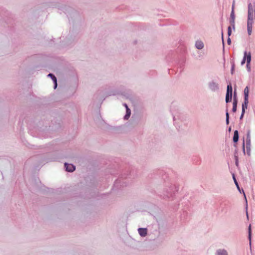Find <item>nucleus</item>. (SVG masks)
Here are the masks:
<instances>
[{
	"label": "nucleus",
	"mask_w": 255,
	"mask_h": 255,
	"mask_svg": "<svg viewBox=\"0 0 255 255\" xmlns=\"http://www.w3.org/2000/svg\"><path fill=\"white\" fill-rule=\"evenodd\" d=\"M255 14V6L253 5L251 3H249L248 17L254 18Z\"/></svg>",
	"instance_id": "nucleus-1"
},
{
	"label": "nucleus",
	"mask_w": 255,
	"mask_h": 255,
	"mask_svg": "<svg viewBox=\"0 0 255 255\" xmlns=\"http://www.w3.org/2000/svg\"><path fill=\"white\" fill-rule=\"evenodd\" d=\"M65 166L66 167V170L68 172H73L75 169V166L71 164H68L65 163Z\"/></svg>",
	"instance_id": "nucleus-2"
},
{
	"label": "nucleus",
	"mask_w": 255,
	"mask_h": 255,
	"mask_svg": "<svg viewBox=\"0 0 255 255\" xmlns=\"http://www.w3.org/2000/svg\"><path fill=\"white\" fill-rule=\"evenodd\" d=\"M235 95H236V93H235V92H234V102H233V109H232V111L234 113L236 112L237 111V102H238L236 98Z\"/></svg>",
	"instance_id": "nucleus-3"
},
{
	"label": "nucleus",
	"mask_w": 255,
	"mask_h": 255,
	"mask_svg": "<svg viewBox=\"0 0 255 255\" xmlns=\"http://www.w3.org/2000/svg\"><path fill=\"white\" fill-rule=\"evenodd\" d=\"M235 15L234 14V11L233 10L231 13L230 23H231V24L233 26V28H235Z\"/></svg>",
	"instance_id": "nucleus-4"
},
{
	"label": "nucleus",
	"mask_w": 255,
	"mask_h": 255,
	"mask_svg": "<svg viewBox=\"0 0 255 255\" xmlns=\"http://www.w3.org/2000/svg\"><path fill=\"white\" fill-rule=\"evenodd\" d=\"M138 233L142 237H145L147 235V230L144 228H139L138 230Z\"/></svg>",
	"instance_id": "nucleus-5"
},
{
	"label": "nucleus",
	"mask_w": 255,
	"mask_h": 255,
	"mask_svg": "<svg viewBox=\"0 0 255 255\" xmlns=\"http://www.w3.org/2000/svg\"><path fill=\"white\" fill-rule=\"evenodd\" d=\"M195 45L198 49H202L204 47V44L201 41H196Z\"/></svg>",
	"instance_id": "nucleus-6"
},
{
	"label": "nucleus",
	"mask_w": 255,
	"mask_h": 255,
	"mask_svg": "<svg viewBox=\"0 0 255 255\" xmlns=\"http://www.w3.org/2000/svg\"><path fill=\"white\" fill-rule=\"evenodd\" d=\"M239 139V133L238 130H235L234 133L233 141L237 142Z\"/></svg>",
	"instance_id": "nucleus-7"
},
{
	"label": "nucleus",
	"mask_w": 255,
	"mask_h": 255,
	"mask_svg": "<svg viewBox=\"0 0 255 255\" xmlns=\"http://www.w3.org/2000/svg\"><path fill=\"white\" fill-rule=\"evenodd\" d=\"M246 60H247V66L248 67L251 61V54L250 52H249V53L247 52Z\"/></svg>",
	"instance_id": "nucleus-8"
},
{
	"label": "nucleus",
	"mask_w": 255,
	"mask_h": 255,
	"mask_svg": "<svg viewBox=\"0 0 255 255\" xmlns=\"http://www.w3.org/2000/svg\"><path fill=\"white\" fill-rule=\"evenodd\" d=\"M48 76L51 77L52 79L53 80V82H54V84H55L54 88L55 89L57 86V80H56V77L52 74H49L48 75Z\"/></svg>",
	"instance_id": "nucleus-9"
},
{
	"label": "nucleus",
	"mask_w": 255,
	"mask_h": 255,
	"mask_svg": "<svg viewBox=\"0 0 255 255\" xmlns=\"http://www.w3.org/2000/svg\"><path fill=\"white\" fill-rule=\"evenodd\" d=\"M232 92H233L232 87L231 84H230L229 85H228L227 86V93L226 94H229L230 95H232Z\"/></svg>",
	"instance_id": "nucleus-10"
},
{
	"label": "nucleus",
	"mask_w": 255,
	"mask_h": 255,
	"mask_svg": "<svg viewBox=\"0 0 255 255\" xmlns=\"http://www.w3.org/2000/svg\"><path fill=\"white\" fill-rule=\"evenodd\" d=\"M254 18L248 17L247 26H253V20Z\"/></svg>",
	"instance_id": "nucleus-11"
},
{
	"label": "nucleus",
	"mask_w": 255,
	"mask_h": 255,
	"mask_svg": "<svg viewBox=\"0 0 255 255\" xmlns=\"http://www.w3.org/2000/svg\"><path fill=\"white\" fill-rule=\"evenodd\" d=\"M247 147L248 148V146H250L251 144V139H250V132H249L247 135Z\"/></svg>",
	"instance_id": "nucleus-12"
},
{
	"label": "nucleus",
	"mask_w": 255,
	"mask_h": 255,
	"mask_svg": "<svg viewBox=\"0 0 255 255\" xmlns=\"http://www.w3.org/2000/svg\"><path fill=\"white\" fill-rule=\"evenodd\" d=\"M232 95L229 94H226V103H228L229 102L231 99H232Z\"/></svg>",
	"instance_id": "nucleus-13"
},
{
	"label": "nucleus",
	"mask_w": 255,
	"mask_h": 255,
	"mask_svg": "<svg viewBox=\"0 0 255 255\" xmlns=\"http://www.w3.org/2000/svg\"><path fill=\"white\" fill-rule=\"evenodd\" d=\"M218 255H227V253L225 250H219L218 251Z\"/></svg>",
	"instance_id": "nucleus-14"
},
{
	"label": "nucleus",
	"mask_w": 255,
	"mask_h": 255,
	"mask_svg": "<svg viewBox=\"0 0 255 255\" xmlns=\"http://www.w3.org/2000/svg\"><path fill=\"white\" fill-rule=\"evenodd\" d=\"M249 90L248 87H246L244 90L245 97H249Z\"/></svg>",
	"instance_id": "nucleus-15"
},
{
	"label": "nucleus",
	"mask_w": 255,
	"mask_h": 255,
	"mask_svg": "<svg viewBox=\"0 0 255 255\" xmlns=\"http://www.w3.org/2000/svg\"><path fill=\"white\" fill-rule=\"evenodd\" d=\"M246 56H247V52L246 51L244 52V56L243 59L242 60V61L241 62L242 65H244L246 62Z\"/></svg>",
	"instance_id": "nucleus-16"
},
{
	"label": "nucleus",
	"mask_w": 255,
	"mask_h": 255,
	"mask_svg": "<svg viewBox=\"0 0 255 255\" xmlns=\"http://www.w3.org/2000/svg\"><path fill=\"white\" fill-rule=\"evenodd\" d=\"M247 107H248V104H247L246 103H243V104H242V112H243V113L245 112V110H246V109H247Z\"/></svg>",
	"instance_id": "nucleus-17"
},
{
	"label": "nucleus",
	"mask_w": 255,
	"mask_h": 255,
	"mask_svg": "<svg viewBox=\"0 0 255 255\" xmlns=\"http://www.w3.org/2000/svg\"><path fill=\"white\" fill-rule=\"evenodd\" d=\"M252 27L253 26H247L248 33L249 35H251L252 34Z\"/></svg>",
	"instance_id": "nucleus-18"
},
{
	"label": "nucleus",
	"mask_w": 255,
	"mask_h": 255,
	"mask_svg": "<svg viewBox=\"0 0 255 255\" xmlns=\"http://www.w3.org/2000/svg\"><path fill=\"white\" fill-rule=\"evenodd\" d=\"M249 239L250 240V243H251V225L249 227Z\"/></svg>",
	"instance_id": "nucleus-19"
},
{
	"label": "nucleus",
	"mask_w": 255,
	"mask_h": 255,
	"mask_svg": "<svg viewBox=\"0 0 255 255\" xmlns=\"http://www.w3.org/2000/svg\"><path fill=\"white\" fill-rule=\"evenodd\" d=\"M232 33L231 27L229 26L228 28V34L229 36L231 35Z\"/></svg>",
	"instance_id": "nucleus-20"
},
{
	"label": "nucleus",
	"mask_w": 255,
	"mask_h": 255,
	"mask_svg": "<svg viewBox=\"0 0 255 255\" xmlns=\"http://www.w3.org/2000/svg\"><path fill=\"white\" fill-rule=\"evenodd\" d=\"M248 97H245V99H244V102L243 103H246L247 104H248L249 103V101H248Z\"/></svg>",
	"instance_id": "nucleus-21"
},
{
	"label": "nucleus",
	"mask_w": 255,
	"mask_h": 255,
	"mask_svg": "<svg viewBox=\"0 0 255 255\" xmlns=\"http://www.w3.org/2000/svg\"><path fill=\"white\" fill-rule=\"evenodd\" d=\"M130 115V112H129V114H126V116H125V119L128 120L129 116Z\"/></svg>",
	"instance_id": "nucleus-22"
},
{
	"label": "nucleus",
	"mask_w": 255,
	"mask_h": 255,
	"mask_svg": "<svg viewBox=\"0 0 255 255\" xmlns=\"http://www.w3.org/2000/svg\"><path fill=\"white\" fill-rule=\"evenodd\" d=\"M233 178H234V181H235V184H236V186H237L238 188L239 189H240V188H239V186L238 183V182H237V180H236V179L235 177L234 176V177H233Z\"/></svg>",
	"instance_id": "nucleus-23"
},
{
	"label": "nucleus",
	"mask_w": 255,
	"mask_h": 255,
	"mask_svg": "<svg viewBox=\"0 0 255 255\" xmlns=\"http://www.w3.org/2000/svg\"><path fill=\"white\" fill-rule=\"evenodd\" d=\"M226 119H229V113H228V111L226 112Z\"/></svg>",
	"instance_id": "nucleus-24"
},
{
	"label": "nucleus",
	"mask_w": 255,
	"mask_h": 255,
	"mask_svg": "<svg viewBox=\"0 0 255 255\" xmlns=\"http://www.w3.org/2000/svg\"><path fill=\"white\" fill-rule=\"evenodd\" d=\"M244 114L245 113H243V112H242V114H241V117H240V119H242L244 115Z\"/></svg>",
	"instance_id": "nucleus-25"
},
{
	"label": "nucleus",
	"mask_w": 255,
	"mask_h": 255,
	"mask_svg": "<svg viewBox=\"0 0 255 255\" xmlns=\"http://www.w3.org/2000/svg\"><path fill=\"white\" fill-rule=\"evenodd\" d=\"M234 67H235V65L233 64V66H232V74L233 73Z\"/></svg>",
	"instance_id": "nucleus-26"
},
{
	"label": "nucleus",
	"mask_w": 255,
	"mask_h": 255,
	"mask_svg": "<svg viewBox=\"0 0 255 255\" xmlns=\"http://www.w3.org/2000/svg\"><path fill=\"white\" fill-rule=\"evenodd\" d=\"M231 39H230V38H229L228 39V43L229 44H230L231 43Z\"/></svg>",
	"instance_id": "nucleus-27"
},
{
	"label": "nucleus",
	"mask_w": 255,
	"mask_h": 255,
	"mask_svg": "<svg viewBox=\"0 0 255 255\" xmlns=\"http://www.w3.org/2000/svg\"><path fill=\"white\" fill-rule=\"evenodd\" d=\"M129 112H130V110L129 109H128V110H127V114H129Z\"/></svg>",
	"instance_id": "nucleus-28"
},
{
	"label": "nucleus",
	"mask_w": 255,
	"mask_h": 255,
	"mask_svg": "<svg viewBox=\"0 0 255 255\" xmlns=\"http://www.w3.org/2000/svg\"><path fill=\"white\" fill-rule=\"evenodd\" d=\"M124 106H125L127 110H128V109H129L127 106V105L126 104H124Z\"/></svg>",
	"instance_id": "nucleus-29"
},
{
	"label": "nucleus",
	"mask_w": 255,
	"mask_h": 255,
	"mask_svg": "<svg viewBox=\"0 0 255 255\" xmlns=\"http://www.w3.org/2000/svg\"><path fill=\"white\" fill-rule=\"evenodd\" d=\"M229 119H226V123L227 125L229 124Z\"/></svg>",
	"instance_id": "nucleus-30"
},
{
	"label": "nucleus",
	"mask_w": 255,
	"mask_h": 255,
	"mask_svg": "<svg viewBox=\"0 0 255 255\" xmlns=\"http://www.w3.org/2000/svg\"><path fill=\"white\" fill-rule=\"evenodd\" d=\"M234 4H233V6H232V10L233 9V11H234Z\"/></svg>",
	"instance_id": "nucleus-31"
}]
</instances>
